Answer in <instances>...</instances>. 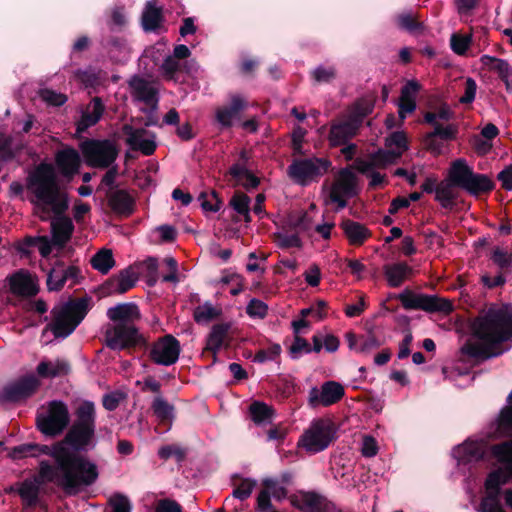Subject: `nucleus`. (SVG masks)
Segmentation results:
<instances>
[{"mask_svg": "<svg viewBox=\"0 0 512 512\" xmlns=\"http://www.w3.org/2000/svg\"><path fill=\"white\" fill-rule=\"evenodd\" d=\"M274 240L280 248H301L302 241L297 234L275 233Z\"/></svg>", "mask_w": 512, "mask_h": 512, "instance_id": "864d4df0", "label": "nucleus"}, {"mask_svg": "<svg viewBox=\"0 0 512 512\" xmlns=\"http://www.w3.org/2000/svg\"><path fill=\"white\" fill-rule=\"evenodd\" d=\"M480 61L484 68L496 72L502 79H507L511 73L507 61L489 55H483Z\"/></svg>", "mask_w": 512, "mask_h": 512, "instance_id": "c03bdc74", "label": "nucleus"}, {"mask_svg": "<svg viewBox=\"0 0 512 512\" xmlns=\"http://www.w3.org/2000/svg\"><path fill=\"white\" fill-rule=\"evenodd\" d=\"M130 93L134 100L144 102L146 105L156 108L158 98L154 84L139 76H133L129 80Z\"/></svg>", "mask_w": 512, "mask_h": 512, "instance_id": "6ab92c4d", "label": "nucleus"}, {"mask_svg": "<svg viewBox=\"0 0 512 512\" xmlns=\"http://www.w3.org/2000/svg\"><path fill=\"white\" fill-rule=\"evenodd\" d=\"M221 315V308L205 302L195 308L194 320L199 324H207Z\"/></svg>", "mask_w": 512, "mask_h": 512, "instance_id": "79ce46f5", "label": "nucleus"}, {"mask_svg": "<svg viewBox=\"0 0 512 512\" xmlns=\"http://www.w3.org/2000/svg\"><path fill=\"white\" fill-rule=\"evenodd\" d=\"M38 94L42 101L51 106H62L68 100L66 94L57 92L50 88H42L39 90Z\"/></svg>", "mask_w": 512, "mask_h": 512, "instance_id": "3c124183", "label": "nucleus"}, {"mask_svg": "<svg viewBox=\"0 0 512 512\" xmlns=\"http://www.w3.org/2000/svg\"><path fill=\"white\" fill-rule=\"evenodd\" d=\"M453 116V113L449 106L442 105L435 112H428L425 114L424 119L427 123L432 125L439 124L438 120H449Z\"/></svg>", "mask_w": 512, "mask_h": 512, "instance_id": "5fc2aeb1", "label": "nucleus"}, {"mask_svg": "<svg viewBox=\"0 0 512 512\" xmlns=\"http://www.w3.org/2000/svg\"><path fill=\"white\" fill-rule=\"evenodd\" d=\"M155 512H182L181 506L170 499H163L157 503Z\"/></svg>", "mask_w": 512, "mask_h": 512, "instance_id": "774afa93", "label": "nucleus"}, {"mask_svg": "<svg viewBox=\"0 0 512 512\" xmlns=\"http://www.w3.org/2000/svg\"><path fill=\"white\" fill-rule=\"evenodd\" d=\"M247 107L246 99L240 94H233L230 97V105L216 109L217 122L223 127H230L238 118L240 111Z\"/></svg>", "mask_w": 512, "mask_h": 512, "instance_id": "aec40b11", "label": "nucleus"}, {"mask_svg": "<svg viewBox=\"0 0 512 512\" xmlns=\"http://www.w3.org/2000/svg\"><path fill=\"white\" fill-rule=\"evenodd\" d=\"M230 175L235 179L236 185L246 189L255 188L259 184V179L245 166L244 163L234 164L230 170Z\"/></svg>", "mask_w": 512, "mask_h": 512, "instance_id": "f704fd0d", "label": "nucleus"}, {"mask_svg": "<svg viewBox=\"0 0 512 512\" xmlns=\"http://www.w3.org/2000/svg\"><path fill=\"white\" fill-rule=\"evenodd\" d=\"M42 483L43 482L39 476L34 480H27L22 483L19 489V494L28 505H32L36 502L39 493V486Z\"/></svg>", "mask_w": 512, "mask_h": 512, "instance_id": "de8ad7c7", "label": "nucleus"}, {"mask_svg": "<svg viewBox=\"0 0 512 512\" xmlns=\"http://www.w3.org/2000/svg\"><path fill=\"white\" fill-rule=\"evenodd\" d=\"M488 495L482 500L481 512H505L499 505L498 493L487 491Z\"/></svg>", "mask_w": 512, "mask_h": 512, "instance_id": "13d9d810", "label": "nucleus"}, {"mask_svg": "<svg viewBox=\"0 0 512 512\" xmlns=\"http://www.w3.org/2000/svg\"><path fill=\"white\" fill-rule=\"evenodd\" d=\"M55 162L62 175L72 177L81 165L80 155L74 148L68 147L57 152Z\"/></svg>", "mask_w": 512, "mask_h": 512, "instance_id": "a878e982", "label": "nucleus"}, {"mask_svg": "<svg viewBox=\"0 0 512 512\" xmlns=\"http://www.w3.org/2000/svg\"><path fill=\"white\" fill-rule=\"evenodd\" d=\"M358 193L357 178L350 170H342L330 191V200L337 203L338 208L342 209L347 204V199Z\"/></svg>", "mask_w": 512, "mask_h": 512, "instance_id": "ddd939ff", "label": "nucleus"}, {"mask_svg": "<svg viewBox=\"0 0 512 512\" xmlns=\"http://www.w3.org/2000/svg\"><path fill=\"white\" fill-rule=\"evenodd\" d=\"M70 422L67 405L62 401H51L37 417V427L46 436L60 435Z\"/></svg>", "mask_w": 512, "mask_h": 512, "instance_id": "6e6552de", "label": "nucleus"}, {"mask_svg": "<svg viewBox=\"0 0 512 512\" xmlns=\"http://www.w3.org/2000/svg\"><path fill=\"white\" fill-rule=\"evenodd\" d=\"M375 98V94L365 95L364 97L360 98L353 106L351 117L356 119L359 123L363 117L372 112L375 104Z\"/></svg>", "mask_w": 512, "mask_h": 512, "instance_id": "49530a36", "label": "nucleus"}, {"mask_svg": "<svg viewBox=\"0 0 512 512\" xmlns=\"http://www.w3.org/2000/svg\"><path fill=\"white\" fill-rule=\"evenodd\" d=\"M491 452L499 462L509 466V470L498 469L490 473L486 480V490L499 493V488L506 484L512 475V441L492 446Z\"/></svg>", "mask_w": 512, "mask_h": 512, "instance_id": "9b49d317", "label": "nucleus"}, {"mask_svg": "<svg viewBox=\"0 0 512 512\" xmlns=\"http://www.w3.org/2000/svg\"><path fill=\"white\" fill-rule=\"evenodd\" d=\"M80 150L92 168H108L118 156L116 144L110 140L88 139L80 144Z\"/></svg>", "mask_w": 512, "mask_h": 512, "instance_id": "0eeeda50", "label": "nucleus"}, {"mask_svg": "<svg viewBox=\"0 0 512 512\" xmlns=\"http://www.w3.org/2000/svg\"><path fill=\"white\" fill-rule=\"evenodd\" d=\"M386 147L389 153H397V160L407 150V137L403 131L392 133L386 139Z\"/></svg>", "mask_w": 512, "mask_h": 512, "instance_id": "a18cd8bd", "label": "nucleus"}, {"mask_svg": "<svg viewBox=\"0 0 512 512\" xmlns=\"http://www.w3.org/2000/svg\"><path fill=\"white\" fill-rule=\"evenodd\" d=\"M123 132L127 136L126 143L133 150L141 151L144 155H151L156 149L155 134L145 129H136L131 125H124Z\"/></svg>", "mask_w": 512, "mask_h": 512, "instance_id": "dca6fc26", "label": "nucleus"}, {"mask_svg": "<svg viewBox=\"0 0 512 512\" xmlns=\"http://www.w3.org/2000/svg\"><path fill=\"white\" fill-rule=\"evenodd\" d=\"M249 412L252 420L260 425L271 422L274 411L273 409L263 402H253L249 407Z\"/></svg>", "mask_w": 512, "mask_h": 512, "instance_id": "37998d69", "label": "nucleus"}, {"mask_svg": "<svg viewBox=\"0 0 512 512\" xmlns=\"http://www.w3.org/2000/svg\"><path fill=\"white\" fill-rule=\"evenodd\" d=\"M247 314L252 318H264L267 314V305L258 299H252L246 308Z\"/></svg>", "mask_w": 512, "mask_h": 512, "instance_id": "052dcab7", "label": "nucleus"}, {"mask_svg": "<svg viewBox=\"0 0 512 512\" xmlns=\"http://www.w3.org/2000/svg\"><path fill=\"white\" fill-rule=\"evenodd\" d=\"M312 76L317 83H329L336 77V69L318 66L312 71Z\"/></svg>", "mask_w": 512, "mask_h": 512, "instance_id": "4d7b16f0", "label": "nucleus"}, {"mask_svg": "<svg viewBox=\"0 0 512 512\" xmlns=\"http://www.w3.org/2000/svg\"><path fill=\"white\" fill-rule=\"evenodd\" d=\"M94 438V428L72 425L62 442L65 443L66 447L78 453V451L86 450L88 447H94Z\"/></svg>", "mask_w": 512, "mask_h": 512, "instance_id": "a211bd4d", "label": "nucleus"}, {"mask_svg": "<svg viewBox=\"0 0 512 512\" xmlns=\"http://www.w3.org/2000/svg\"><path fill=\"white\" fill-rule=\"evenodd\" d=\"M330 162L324 158L294 160L287 169L289 177L297 184L307 185L323 176Z\"/></svg>", "mask_w": 512, "mask_h": 512, "instance_id": "1a4fd4ad", "label": "nucleus"}, {"mask_svg": "<svg viewBox=\"0 0 512 512\" xmlns=\"http://www.w3.org/2000/svg\"><path fill=\"white\" fill-rule=\"evenodd\" d=\"M90 263L95 270L107 274L114 267L115 260L111 250L101 249L91 258Z\"/></svg>", "mask_w": 512, "mask_h": 512, "instance_id": "a19ab883", "label": "nucleus"}, {"mask_svg": "<svg viewBox=\"0 0 512 512\" xmlns=\"http://www.w3.org/2000/svg\"><path fill=\"white\" fill-rule=\"evenodd\" d=\"M421 89V85L416 80H409L401 89V96L399 99V118L400 123L404 121L408 114H411L416 109V95Z\"/></svg>", "mask_w": 512, "mask_h": 512, "instance_id": "5701e85b", "label": "nucleus"}, {"mask_svg": "<svg viewBox=\"0 0 512 512\" xmlns=\"http://www.w3.org/2000/svg\"><path fill=\"white\" fill-rule=\"evenodd\" d=\"M105 106L101 99L95 97L91 102L81 111V118L76 123V132L78 135L85 132L89 127L94 126L102 117Z\"/></svg>", "mask_w": 512, "mask_h": 512, "instance_id": "4be33fe9", "label": "nucleus"}, {"mask_svg": "<svg viewBox=\"0 0 512 512\" xmlns=\"http://www.w3.org/2000/svg\"><path fill=\"white\" fill-rule=\"evenodd\" d=\"M411 273L412 269L406 263H395L384 267V274L392 287L400 286Z\"/></svg>", "mask_w": 512, "mask_h": 512, "instance_id": "c9c22d12", "label": "nucleus"}, {"mask_svg": "<svg viewBox=\"0 0 512 512\" xmlns=\"http://www.w3.org/2000/svg\"><path fill=\"white\" fill-rule=\"evenodd\" d=\"M477 91V84L474 79L467 78L465 81L464 95L460 97L459 101L463 104L471 103L475 99Z\"/></svg>", "mask_w": 512, "mask_h": 512, "instance_id": "338daca9", "label": "nucleus"}, {"mask_svg": "<svg viewBox=\"0 0 512 512\" xmlns=\"http://www.w3.org/2000/svg\"><path fill=\"white\" fill-rule=\"evenodd\" d=\"M341 227L352 245H361L370 236L369 230L364 225L352 220L343 221Z\"/></svg>", "mask_w": 512, "mask_h": 512, "instance_id": "72a5a7b5", "label": "nucleus"}, {"mask_svg": "<svg viewBox=\"0 0 512 512\" xmlns=\"http://www.w3.org/2000/svg\"><path fill=\"white\" fill-rule=\"evenodd\" d=\"M111 512H131L129 499L122 494H114L109 499Z\"/></svg>", "mask_w": 512, "mask_h": 512, "instance_id": "6e6d98bb", "label": "nucleus"}, {"mask_svg": "<svg viewBox=\"0 0 512 512\" xmlns=\"http://www.w3.org/2000/svg\"><path fill=\"white\" fill-rule=\"evenodd\" d=\"M105 341L108 347L118 350L144 343L135 325L109 326L105 333Z\"/></svg>", "mask_w": 512, "mask_h": 512, "instance_id": "f8f14e48", "label": "nucleus"}, {"mask_svg": "<svg viewBox=\"0 0 512 512\" xmlns=\"http://www.w3.org/2000/svg\"><path fill=\"white\" fill-rule=\"evenodd\" d=\"M180 69V62L172 55L167 56L162 63L160 70L167 79H174L176 72Z\"/></svg>", "mask_w": 512, "mask_h": 512, "instance_id": "bf43d9fd", "label": "nucleus"}, {"mask_svg": "<svg viewBox=\"0 0 512 512\" xmlns=\"http://www.w3.org/2000/svg\"><path fill=\"white\" fill-rule=\"evenodd\" d=\"M229 324H216L207 338L206 348L215 354L228 340Z\"/></svg>", "mask_w": 512, "mask_h": 512, "instance_id": "e433bc0d", "label": "nucleus"}, {"mask_svg": "<svg viewBox=\"0 0 512 512\" xmlns=\"http://www.w3.org/2000/svg\"><path fill=\"white\" fill-rule=\"evenodd\" d=\"M491 258L501 269L508 268L512 265V255L499 247L494 248Z\"/></svg>", "mask_w": 512, "mask_h": 512, "instance_id": "680f3d73", "label": "nucleus"}, {"mask_svg": "<svg viewBox=\"0 0 512 512\" xmlns=\"http://www.w3.org/2000/svg\"><path fill=\"white\" fill-rule=\"evenodd\" d=\"M53 322L49 325L55 337L70 335L87 314L86 300L64 303L52 310Z\"/></svg>", "mask_w": 512, "mask_h": 512, "instance_id": "20e7f679", "label": "nucleus"}, {"mask_svg": "<svg viewBox=\"0 0 512 512\" xmlns=\"http://www.w3.org/2000/svg\"><path fill=\"white\" fill-rule=\"evenodd\" d=\"M361 453L364 457H374L378 453V444L374 437L365 435L362 438Z\"/></svg>", "mask_w": 512, "mask_h": 512, "instance_id": "e2e57ef3", "label": "nucleus"}, {"mask_svg": "<svg viewBox=\"0 0 512 512\" xmlns=\"http://www.w3.org/2000/svg\"><path fill=\"white\" fill-rule=\"evenodd\" d=\"M52 243L46 236H39L31 239L30 244L36 247L43 257H47L52 251Z\"/></svg>", "mask_w": 512, "mask_h": 512, "instance_id": "69168bd1", "label": "nucleus"}, {"mask_svg": "<svg viewBox=\"0 0 512 512\" xmlns=\"http://www.w3.org/2000/svg\"><path fill=\"white\" fill-rule=\"evenodd\" d=\"M162 22L161 9L156 7V2L151 0L147 2L142 15V25L145 30H156Z\"/></svg>", "mask_w": 512, "mask_h": 512, "instance_id": "58836bf2", "label": "nucleus"}, {"mask_svg": "<svg viewBox=\"0 0 512 512\" xmlns=\"http://www.w3.org/2000/svg\"><path fill=\"white\" fill-rule=\"evenodd\" d=\"M74 230L72 220L68 217H56L51 221L53 244L63 247L71 238Z\"/></svg>", "mask_w": 512, "mask_h": 512, "instance_id": "c85d7f7f", "label": "nucleus"}, {"mask_svg": "<svg viewBox=\"0 0 512 512\" xmlns=\"http://www.w3.org/2000/svg\"><path fill=\"white\" fill-rule=\"evenodd\" d=\"M108 203L111 209L120 215H129L133 211V198L123 190L111 193L108 197Z\"/></svg>", "mask_w": 512, "mask_h": 512, "instance_id": "2f4dec72", "label": "nucleus"}, {"mask_svg": "<svg viewBox=\"0 0 512 512\" xmlns=\"http://www.w3.org/2000/svg\"><path fill=\"white\" fill-rule=\"evenodd\" d=\"M32 455L45 454L54 460V465L47 461L39 464V478L42 482H53L69 494H76L82 487L90 486L98 478L97 465L87 457L65 446L62 441L52 446L21 445L11 452V457L18 459L32 451Z\"/></svg>", "mask_w": 512, "mask_h": 512, "instance_id": "f257e3e1", "label": "nucleus"}, {"mask_svg": "<svg viewBox=\"0 0 512 512\" xmlns=\"http://www.w3.org/2000/svg\"><path fill=\"white\" fill-rule=\"evenodd\" d=\"M449 180L474 195L490 191L493 188V183L488 176L474 173L462 159L456 160L452 164Z\"/></svg>", "mask_w": 512, "mask_h": 512, "instance_id": "423d86ee", "label": "nucleus"}, {"mask_svg": "<svg viewBox=\"0 0 512 512\" xmlns=\"http://www.w3.org/2000/svg\"><path fill=\"white\" fill-rule=\"evenodd\" d=\"M335 438V428L328 419H316L301 435L298 446L310 454L325 450Z\"/></svg>", "mask_w": 512, "mask_h": 512, "instance_id": "39448f33", "label": "nucleus"}, {"mask_svg": "<svg viewBox=\"0 0 512 512\" xmlns=\"http://www.w3.org/2000/svg\"><path fill=\"white\" fill-rule=\"evenodd\" d=\"M397 153L379 150L377 153L357 161V169L361 173H369L375 169H384L397 161Z\"/></svg>", "mask_w": 512, "mask_h": 512, "instance_id": "b1692460", "label": "nucleus"}, {"mask_svg": "<svg viewBox=\"0 0 512 512\" xmlns=\"http://www.w3.org/2000/svg\"><path fill=\"white\" fill-rule=\"evenodd\" d=\"M152 410L155 416L161 421L171 420L173 418L174 407L169 404L162 396H157L152 403Z\"/></svg>", "mask_w": 512, "mask_h": 512, "instance_id": "09e8293b", "label": "nucleus"}, {"mask_svg": "<svg viewBox=\"0 0 512 512\" xmlns=\"http://www.w3.org/2000/svg\"><path fill=\"white\" fill-rule=\"evenodd\" d=\"M138 278L139 275L137 271L130 266L108 280L107 286L109 292L123 294L135 286Z\"/></svg>", "mask_w": 512, "mask_h": 512, "instance_id": "bb28decb", "label": "nucleus"}, {"mask_svg": "<svg viewBox=\"0 0 512 512\" xmlns=\"http://www.w3.org/2000/svg\"><path fill=\"white\" fill-rule=\"evenodd\" d=\"M455 186L449 179L437 185L435 198L442 207L448 208L452 206L453 200L457 197Z\"/></svg>", "mask_w": 512, "mask_h": 512, "instance_id": "ea45409f", "label": "nucleus"}, {"mask_svg": "<svg viewBox=\"0 0 512 512\" xmlns=\"http://www.w3.org/2000/svg\"><path fill=\"white\" fill-rule=\"evenodd\" d=\"M315 209L316 206L314 204H311L309 210L290 215L288 224L291 227L298 229L300 231H310L314 223L313 212L315 211Z\"/></svg>", "mask_w": 512, "mask_h": 512, "instance_id": "4c0bfd02", "label": "nucleus"}, {"mask_svg": "<svg viewBox=\"0 0 512 512\" xmlns=\"http://www.w3.org/2000/svg\"><path fill=\"white\" fill-rule=\"evenodd\" d=\"M344 395L341 384L329 381L322 385L321 389L312 388L309 391L308 402L312 407L329 406L339 401Z\"/></svg>", "mask_w": 512, "mask_h": 512, "instance_id": "f3484780", "label": "nucleus"}, {"mask_svg": "<svg viewBox=\"0 0 512 512\" xmlns=\"http://www.w3.org/2000/svg\"><path fill=\"white\" fill-rule=\"evenodd\" d=\"M36 370L38 375L43 378H54L68 374L70 366L67 361L56 359L54 361H41Z\"/></svg>", "mask_w": 512, "mask_h": 512, "instance_id": "7c9ffc66", "label": "nucleus"}, {"mask_svg": "<svg viewBox=\"0 0 512 512\" xmlns=\"http://www.w3.org/2000/svg\"><path fill=\"white\" fill-rule=\"evenodd\" d=\"M76 420L73 425L95 429V405L91 401H81L75 409Z\"/></svg>", "mask_w": 512, "mask_h": 512, "instance_id": "473e14b6", "label": "nucleus"}, {"mask_svg": "<svg viewBox=\"0 0 512 512\" xmlns=\"http://www.w3.org/2000/svg\"><path fill=\"white\" fill-rule=\"evenodd\" d=\"M107 316L113 325H134L140 319V311L134 303H123L109 308Z\"/></svg>", "mask_w": 512, "mask_h": 512, "instance_id": "412c9836", "label": "nucleus"}, {"mask_svg": "<svg viewBox=\"0 0 512 512\" xmlns=\"http://www.w3.org/2000/svg\"><path fill=\"white\" fill-rule=\"evenodd\" d=\"M471 329L475 339L461 347L462 354L484 359L500 355L498 345L512 338V306H492L482 311Z\"/></svg>", "mask_w": 512, "mask_h": 512, "instance_id": "f03ea898", "label": "nucleus"}, {"mask_svg": "<svg viewBox=\"0 0 512 512\" xmlns=\"http://www.w3.org/2000/svg\"><path fill=\"white\" fill-rule=\"evenodd\" d=\"M472 42L471 35H461L454 33L450 38V46L454 53L457 55H464Z\"/></svg>", "mask_w": 512, "mask_h": 512, "instance_id": "603ef678", "label": "nucleus"}, {"mask_svg": "<svg viewBox=\"0 0 512 512\" xmlns=\"http://www.w3.org/2000/svg\"><path fill=\"white\" fill-rule=\"evenodd\" d=\"M250 198L244 193H235L230 200V206L240 215L246 222H249L250 219Z\"/></svg>", "mask_w": 512, "mask_h": 512, "instance_id": "8fccbe9b", "label": "nucleus"}, {"mask_svg": "<svg viewBox=\"0 0 512 512\" xmlns=\"http://www.w3.org/2000/svg\"><path fill=\"white\" fill-rule=\"evenodd\" d=\"M358 126L357 120L352 117L350 120L332 125L329 135L331 145L338 146L344 144L356 134Z\"/></svg>", "mask_w": 512, "mask_h": 512, "instance_id": "cd10ccee", "label": "nucleus"}, {"mask_svg": "<svg viewBox=\"0 0 512 512\" xmlns=\"http://www.w3.org/2000/svg\"><path fill=\"white\" fill-rule=\"evenodd\" d=\"M180 354V344L171 335H166L156 341L150 351L151 359L160 365L169 366L174 364Z\"/></svg>", "mask_w": 512, "mask_h": 512, "instance_id": "4468645a", "label": "nucleus"}, {"mask_svg": "<svg viewBox=\"0 0 512 512\" xmlns=\"http://www.w3.org/2000/svg\"><path fill=\"white\" fill-rule=\"evenodd\" d=\"M397 298L407 310L420 309L426 312L450 313L453 310L452 303L445 298L415 294L410 290H404Z\"/></svg>", "mask_w": 512, "mask_h": 512, "instance_id": "9d476101", "label": "nucleus"}, {"mask_svg": "<svg viewBox=\"0 0 512 512\" xmlns=\"http://www.w3.org/2000/svg\"><path fill=\"white\" fill-rule=\"evenodd\" d=\"M39 386L35 376L25 377L18 382L8 385L4 390V397L10 401H18L33 394Z\"/></svg>", "mask_w": 512, "mask_h": 512, "instance_id": "393cba45", "label": "nucleus"}, {"mask_svg": "<svg viewBox=\"0 0 512 512\" xmlns=\"http://www.w3.org/2000/svg\"><path fill=\"white\" fill-rule=\"evenodd\" d=\"M27 189L33 195L34 213L41 220L59 216L68 209V196L60 189L51 164L42 163L35 168L28 177Z\"/></svg>", "mask_w": 512, "mask_h": 512, "instance_id": "7ed1b4c3", "label": "nucleus"}, {"mask_svg": "<svg viewBox=\"0 0 512 512\" xmlns=\"http://www.w3.org/2000/svg\"><path fill=\"white\" fill-rule=\"evenodd\" d=\"M77 270L74 267H64L57 263L49 272L47 286L50 291H58L63 288L65 282L70 277H75Z\"/></svg>", "mask_w": 512, "mask_h": 512, "instance_id": "c756f323", "label": "nucleus"}, {"mask_svg": "<svg viewBox=\"0 0 512 512\" xmlns=\"http://www.w3.org/2000/svg\"><path fill=\"white\" fill-rule=\"evenodd\" d=\"M5 282L9 291L16 296L32 297L39 291L37 278L24 269H20L9 275L5 279Z\"/></svg>", "mask_w": 512, "mask_h": 512, "instance_id": "2eb2a0df", "label": "nucleus"}, {"mask_svg": "<svg viewBox=\"0 0 512 512\" xmlns=\"http://www.w3.org/2000/svg\"><path fill=\"white\" fill-rule=\"evenodd\" d=\"M255 487V482L249 479L242 480L233 490V496L240 500L248 498Z\"/></svg>", "mask_w": 512, "mask_h": 512, "instance_id": "0e129e2a", "label": "nucleus"}]
</instances>
